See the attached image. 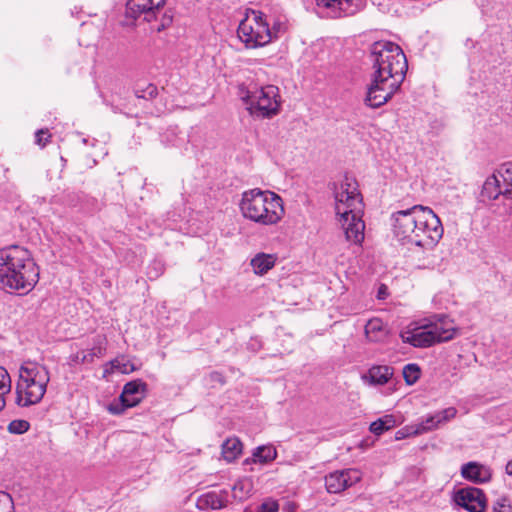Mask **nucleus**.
<instances>
[{
	"label": "nucleus",
	"instance_id": "f257e3e1",
	"mask_svg": "<svg viewBox=\"0 0 512 512\" xmlns=\"http://www.w3.org/2000/svg\"><path fill=\"white\" fill-rule=\"evenodd\" d=\"M370 61L374 70L365 103L372 108L385 104L403 82L408 63L399 45L379 41L371 46Z\"/></svg>",
	"mask_w": 512,
	"mask_h": 512
},
{
	"label": "nucleus",
	"instance_id": "f03ea898",
	"mask_svg": "<svg viewBox=\"0 0 512 512\" xmlns=\"http://www.w3.org/2000/svg\"><path fill=\"white\" fill-rule=\"evenodd\" d=\"M394 238L402 245L431 250L443 236V226L434 211L423 205L398 210L391 214Z\"/></svg>",
	"mask_w": 512,
	"mask_h": 512
},
{
	"label": "nucleus",
	"instance_id": "7ed1b4c3",
	"mask_svg": "<svg viewBox=\"0 0 512 512\" xmlns=\"http://www.w3.org/2000/svg\"><path fill=\"white\" fill-rule=\"evenodd\" d=\"M39 280V269L30 252L12 245L0 249V287L8 292L27 294Z\"/></svg>",
	"mask_w": 512,
	"mask_h": 512
},
{
	"label": "nucleus",
	"instance_id": "20e7f679",
	"mask_svg": "<svg viewBox=\"0 0 512 512\" xmlns=\"http://www.w3.org/2000/svg\"><path fill=\"white\" fill-rule=\"evenodd\" d=\"M333 194L336 214L339 216L346 240L361 244L364 240L365 224L362 220L363 201L357 181L345 176L340 182L334 183Z\"/></svg>",
	"mask_w": 512,
	"mask_h": 512
},
{
	"label": "nucleus",
	"instance_id": "39448f33",
	"mask_svg": "<svg viewBox=\"0 0 512 512\" xmlns=\"http://www.w3.org/2000/svg\"><path fill=\"white\" fill-rule=\"evenodd\" d=\"M239 208L245 219L263 226L276 225L285 214L282 198L275 192L260 188L244 191Z\"/></svg>",
	"mask_w": 512,
	"mask_h": 512
},
{
	"label": "nucleus",
	"instance_id": "423d86ee",
	"mask_svg": "<svg viewBox=\"0 0 512 512\" xmlns=\"http://www.w3.org/2000/svg\"><path fill=\"white\" fill-rule=\"evenodd\" d=\"M49 381V371L45 366L25 362L19 369L16 403L22 407L39 403L46 393Z\"/></svg>",
	"mask_w": 512,
	"mask_h": 512
},
{
	"label": "nucleus",
	"instance_id": "0eeeda50",
	"mask_svg": "<svg viewBox=\"0 0 512 512\" xmlns=\"http://www.w3.org/2000/svg\"><path fill=\"white\" fill-rule=\"evenodd\" d=\"M237 33L239 39L250 48L265 46L272 41L270 21L261 11H252L241 21Z\"/></svg>",
	"mask_w": 512,
	"mask_h": 512
},
{
	"label": "nucleus",
	"instance_id": "6e6552de",
	"mask_svg": "<svg viewBox=\"0 0 512 512\" xmlns=\"http://www.w3.org/2000/svg\"><path fill=\"white\" fill-rule=\"evenodd\" d=\"M281 96L279 88L275 85H265L253 91L250 106L247 107L250 115L255 119H270L280 112Z\"/></svg>",
	"mask_w": 512,
	"mask_h": 512
},
{
	"label": "nucleus",
	"instance_id": "1a4fd4ad",
	"mask_svg": "<svg viewBox=\"0 0 512 512\" xmlns=\"http://www.w3.org/2000/svg\"><path fill=\"white\" fill-rule=\"evenodd\" d=\"M147 384L140 379L130 381L123 387L119 397V402H113L108 405V411L114 415L122 414L126 408L138 405L144 398Z\"/></svg>",
	"mask_w": 512,
	"mask_h": 512
},
{
	"label": "nucleus",
	"instance_id": "9d476101",
	"mask_svg": "<svg viewBox=\"0 0 512 512\" xmlns=\"http://www.w3.org/2000/svg\"><path fill=\"white\" fill-rule=\"evenodd\" d=\"M453 501L468 512H485L487 507V498L484 491L472 486L455 491Z\"/></svg>",
	"mask_w": 512,
	"mask_h": 512
},
{
	"label": "nucleus",
	"instance_id": "9b49d317",
	"mask_svg": "<svg viewBox=\"0 0 512 512\" xmlns=\"http://www.w3.org/2000/svg\"><path fill=\"white\" fill-rule=\"evenodd\" d=\"M165 3L166 0H129L126 4V16L133 19L143 16L145 21L151 22L157 20Z\"/></svg>",
	"mask_w": 512,
	"mask_h": 512
},
{
	"label": "nucleus",
	"instance_id": "f8f14e48",
	"mask_svg": "<svg viewBox=\"0 0 512 512\" xmlns=\"http://www.w3.org/2000/svg\"><path fill=\"white\" fill-rule=\"evenodd\" d=\"M320 13L329 18H340L355 14L360 0H316Z\"/></svg>",
	"mask_w": 512,
	"mask_h": 512
},
{
	"label": "nucleus",
	"instance_id": "ddd939ff",
	"mask_svg": "<svg viewBox=\"0 0 512 512\" xmlns=\"http://www.w3.org/2000/svg\"><path fill=\"white\" fill-rule=\"evenodd\" d=\"M361 480L357 469H344L329 473L325 476V486L329 493H340Z\"/></svg>",
	"mask_w": 512,
	"mask_h": 512
},
{
	"label": "nucleus",
	"instance_id": "4468645a",
	"mask_svg": "<svg viewBox=\"0 0 512 512\" xmlns=\"http://www.w3.org/2000/svg\"><path fill=\"white\" fill-rule=\"evenodd\" d=\"M428 330H431L435 338V344L452 340L456 334V326L448 316L439 314L431 317L427 323Z\"/></svg>",
	"mask_w": 512,
	"mask_h": 512
},
{
	"label": "nucleus",
	"instance_id": "2eb2a0df",
	"mask_svg": "<svg viewBox=\"0 0 512 512\" xmlns=\"http://www.w3.org/2000/svg\"><path fill=\"white\" fill-rule=\"evenodd\" d=\"M431 330L425 323L414 329H406L400 333V337L404 343H408L414 347H430L435 344V338L432 336Z\"/></svg>",
	"mask_w": 512,
	"mask_h": 512
},
{
	"label": "nucleus",
	"instance_id": "dca6fc26",
	"mask_svg": "<svg viewBox=\"0 0 512 512\" xmlns=\"http://www.w3.org/2000/svg\"><path fill=\"white\" fill-rule=\"evenodd\" d=\"M461 476L475 484L487 483L492 478L490 467L479 462L471 461L461 467Z\"/></svg>",
	"mask_w": 512,
	"mask_h": 512
},
{
	"label": "nucleus",
	"instance_id": "f3484780",
	"mask_svg": "<svg viewBox=\"0 0 512 512\" xmlns=\"http://www.w3.org/2000/svg\"><path fill=\"white\" fill-rule=\"evenodd\" d=\"M230 502V493L225 490H213L202 494L197 500L200 509L219 510L225 508Z\"/></svg>",
	"mask_w": 512,
	"mask_h": 512
},
{
	"label": "nucleus",
	"instance_id": "a211bd4d",
	"mask_svg": "<svg viewBox=\"0 0 512 512\" xmlns=\"http://www.w3.org/2000/svg\"><path fill=\"white\" fill-rule=\"evenodd\" d=\"M393 376V369L387 365L372 366L367 374L362 375V380L371 385H384Z\"/></svg>",
	"mask_w": 512,
	"mask_h": 512
},
{
	"label": "nucleus",
	"instance_id": "6ab92c4d",
	"mask_svg": "<svg viewBox=\"0 0 512 512\" xmlns=\"http://www.w3.org/2000/svg\"><path fill=\"white\" fill-rule=\"evenodd\" d=\"M500 195L504 196V185L501 186L498 176L493 174L487 177L482 186L480 200L482 202L492 201L497 199Z\"/></svg>",
	"mask_w": 512,
	"mask_h": 512
},
{
	"label": "nucleus",
	"instance_id": "aec40b11",
	"mask_svg": "<svg viewBox=\"0 0 512 512\" xmlns=\"http://www.w3.org/2000/svg\"><path fill=\"white\" fill-rule=\"evenodd\" d=\"M277 257L274 254L258 253L250 262V265L257 275H264L275 266Z\"/></svg>",
	"mask_w": 512,
	"mask_h": 512
},
{
	"label": "nucleus",
	"instance_id": "412c9836",
	"mask_svg": "<svg viewBox=\"0 0 512 512\" xmlns=\"http://www.w3.org/2000/svg\"><path fill=\"white\" fill-rule=\"evenodd\" d=\"M105 354V338L98 337L90 350L77 353L75 358L80 363H92L95 358H102Z\"/></svg>",
	"mask_w": 512,
	"mask_h": 512
},
{
	"label": "nucleus",
	"instance_id": "4be33fe9",
	"mask_svg": "<svg viewBox=\"0 0 512 512\" xmlns=\"http://www.w3.org/2000/svg\"><path fill=\"white\" fill-rule=\"evenodd\" d=\"M188 138L186 130H163L160 133V140L165 146L179 147L185 144Z\"/></svg>",
	"mask_w": 512,
	"mask_h": 512
},
{
	"label": "nucleus",
	"instance_id": "5701e85b",
	"mask_svg": "<svg viewBox=\"0 0 512 512\" xmlns=\"http://www.w3.org/2000/svg\"><path fill=\"white\" fill-rule=\"evenodd\" d=\"M365 334L370 341L379 342L386 337L387 331L383 321L379 318H374L367 322Z\"/></svg>",
	"mask_w": 512,
	"mask_h": 512
},
{
	"label": "nucleus",
	"instance_id": "b1692460",
	"mask_svg": "<svg viewBox=\"0 0 512 512\" xmlns=\"http://www.w3.org/2000/svg\"><path fill=\"white\" fill-rule=\"evenodd\" d=\"M242 451V443L238 438H228L222 444V455L228 462L235 460Z\"/></svg>",
	"mask_w": 512,
	"mask_h": 512
},
{
	"label": "nucleus",
	"instance_id": "393cba45",
	"mask_svg": "<svg viewBox=\"0 0 512 512\" xmlns=\"http://www.w3.org/2000/svg\"><path fill=\"white\" fill-rule=\"evenodd\" d=\"M252 482L249 479L238 480L232 487V497L237 501H244L250 497Z\"/></svg>",
	"mask_w": 512,
	"mask_h": 512
},
{
	"label": "nucleus",
	"instance_id": "a878e982",
	"mask_svg": "<svg viewBox=\"0 0 512 512\" xmlns=\"http://www.w3.org/2000/svg\"><path fill=\"white\" fill-rule=\"evenodd\" d=\"M12 382L8 371L0 366V411L6 405V397L11 392Z\"/></svg>",
	"mask_w": 512,
	"mask_h": 512
},
{
	"label": "nucleus",
	"instance_id": "bb28decb",
	"mask_svg": "<svg viewBox=\"0 0 512 512\" xmlns=\"http://www.w3.org/2000/svg\"><path fill=\"white\" fill-rule=\"evenodd\" d=\"M498 174L504 183V196L512 199V161L502 164Z\"/></svg>",
	"mask_w": 512,
	"mask_h": 512
},
{
	"label": "nucleus",
	"instance_id": "cd10ccee",
	"mask_svg": "<svg viewBox=\"0 0 512 512\" xmlns=\"http://www.w3.org/2000/svg\"><path fill=\"white\" fill-rule=\"evenodd\" d=\"M277 456L276 449L271 445L259 446L252 454L253 461L259 463H268Z\"/></svg>",
	"mask_w": 512,
	"mask_h": 512
},
{
	"label": "nucleus",
	"instance_id": "c85d7f7f",
	"mask_svg": "<svg viewBox=\"0 0 512 512\" xmlns=\"http://www.w3.org/2000/svg\"><path fill=\"white\" fill-rule=\"evenodd\" d=\"M396 420L393 415H385L370 424V431L375 435H381L383 432L393 428Z\"/></svg>",
	"mask_w": 512,
	"mask_h": 512
},
{
	"label": "nucleus",
	"instance_id": "c756f323",
	"mask_svg": "<svg viewBox=\"0 0 512 512\" xmlns=\"http://www.w3.org/2000/svg\"><path fill=\"white\" fill-rule=\"evenodd\" d=\"M440 426L436 421L435 414H429L422 418L421 422H419L416 426L412 434L419 435L429 431H433L438 429Z\"/></svg>",
	"mask_w": 512,
	"mask_h": 512
},
{
	"label": "nucleus",
	"instance_id": "7c9ffc66",
	"mask_svg": "<svg viewBox=\"0 0 512 512\" xmlns=\"http://www.w3.org/2000/svg\"><path fill=\"white\" fill-rule=\"evenodd\" d=\"M109 365L111 366V371H118L123 374H129L136 370L134 364L127 360L124 356L116 357L109 362Z\"/></svg>",
	"mask_w": 512,
	"mask_h": 512
},
{
	"label": "nucleus",
	"instance_id": "2f4dec72",
	"mask_svg": "<svg viewBox=\"0 0 512 512\" xmlns=\"http://www.w3.org/2000/svg\"><path fill=\"white\" fill-rule=\"evenodd\" d=\"M421 375L420 367L417 364L410 363L403 368V377L408 385H413L418 381Z\"/></svg>",
	"mask_w": 512,
	"mask_h": 512
},
{
	"label": "nucleus",
	"instance_id": "473e14b6",
	"mask_svg": "<svg viewBox=\"0 0 512 512\" xmlns=\"http://www.w3.org/2000/svg\"><path fill=\"white\" fill-rule=\"evenodd\" d=\"M158 94V89L154 84H147L144 87L138 85L135 89V96L138 99L150 100L154 99Z\"/></svg>",
	"mask_w": 512,
	"mask_h": 512
},
{
	"label": "nucleus",
	"instance_id": "72a5a7b5",
	"mask_svg": "<svg viewBox=\"0 0 512 512\" xmlns=\"http://www.w3.org/2000/svg\"><path fill=\"white\" fill-rule=\"evenodd\" d=\"M457 413L458 411L455 407H448L434 414L436 417V421L438 422V425L441 426L454 419Z\"/></svg>",
	"mask_w": 512,
	"mask_h": 512
},
{
	"label": "nucleus",
	"instance_id": "f704fd0d",
	"mask_svg": "<svg viewBox=\"0 0 512 512\" xmlns=\"http://www.w3.org/2000/svg\"><path fill=\"white\" fill-rule=\"evenodd\" d=\"M30 424L26 420L16 419L9 423L8 431L12 434H23L28 431Z\"/></svg>",
	"mask_w": 512,
	"mask_h": 512
},
{
	"label": "nucleus",
	"instance_id": "c9c22d12",
	"mask_svg": "<svg viewBox=\"0 0 512 512\" xmlns=\"http://www.w3.org/2000/svg\"><path fill=\"white\" fill-rule=\"evenodd\" d=\"M0 512H15L12 497L4 491H0Z\"/></svg>",
	"mask_w": 512,
	"mask_h": 512
},
{
	"label": "nucleus",
	"instance_id": "e433bc0d",
	"mask_svg": "<svg viewBox=\"0 0 512 512\" xmlns=\"http://www.w3.org/2000/svg\"><path fill=\"white\" fill-rule=\"evenodd\" d=\"M50 130H36L35 132V143L41 148H44L51 138Z\"/></svg>",
	"mask_w": 512,
	"mask_h": 512
},
{
	"label": "nucleus",
	"instance_id": "4c0bfd02",
	"mask_svg": "<svg viewBox=\"0 0 512 512\" xmlns=\"http://www.w3.org/2000/svg\"><path fill=\"white\" fill-rule=\"evenodd\" d=\"M492 508L494 512H511L512 510L509 500L506 497L497 499Z\"/></svg>",
	"mask_w": 512,
	"mask_h": 512
},
{
	"label": "nucleus",
	"instance_id": "58836bf2",
	"mask_svg": "<svg viewBox=\"0 0 512 512\" xmlns=\"http://www.w3.org/2000/svg\"><path fill=\"white\" fill-rule=\"evenodd\" d=\"M238 96L247 105V107H249L253 97V91H250L244 84H241L238 87Z\"/></svg>",
	"mask_w": 512,
	"mask_h": 512
},
{
	"label": "nucleus",
	"instance_id": "ea45409f",
	"mask_svg": "<svg viewBox=\"0 0 512 512\" xmlns=\"http://www.w3.org/2000/svg\"><path fill=\"white\" fill-rule=\"evenodd\" d=\"M279 505L276 501L268 500L257 507V512H278Z\"/></svg>",
	"mask_w": 512,
	"mask_h": 512
},
{
	"label": "nucleus",
	"instance_id": "a19ab883",
	"mask_svg": "<svg viewBox=\"0 0 512 512\" xmlns=\"http://www.w3.org/2000/svg\"><path fill=\"white\" fill-rule=\"evenodd\" d=\"M172 20H173V16L171 13H168L167 11L163 12L162 17H161V23L157 27V30L161 31V30L165 29L172 23Z\"/></svg>",
	"mask_w": 512,
	"mask_h": 512
},
{
	"label": "nucleus",
	"instance_id": "79ce46f5",
	"mask_svg": "<svg viewBox=\"0 0 512 512\" xmlns=\"http://www.w3.org/2000/svg\"><path fill=\"white\" fill-rule=\"evenodd\" d=\"M149 269L148 276L150 278H156L163 272V265L160 262H154Z\"/></svg>",
	"mask_w": 512,
	"mask_h": 512
},
{
	"label": "nucleus",
	"instance_id": "37998d69",
	"mask_svg": "<svg viewBox=\"0 0 512 512\" xmlns=\"http://www.w3.org/2000/svg\"><path fill=\"white\" fill-rule=\"evenodd\" d=\"M284 30V25L280 22H274L273 26L270 27V34L273 39H277L279 37V34Z\"/></svg>",
	"mask_w": 512,
	"mask_h": 512
},
{
	"label": "nucleus",
	"instance_id": "c03bdc74",
	"mask_svg": "<svg viewBox=\"0 0 512 512\" xmlns=\"http://www.w3.org/2000/svg\"><path fill=\"white\" fill-rule=\"evenodd\" d=\"M75 137L78 141H81L84 145L90 144L91 146H95L96 139L92 138L91 140L88 137H84L81 133H75Z\"/></svg>",
	"mask_w": 512,
	"mask_h": 512
},
{
	"label": "nucleus",
	"instance_id": "a18cd8bd",
	"mask_svg": "<svg viewBox=\"0 0 512 512\" xmlns=\"http://www.w3.org/2000/svg\"><path fill=\"white\" fill-rule=\"evenodd\" d=\"M211 381L218 382L220 384H224V378L221 373L219 372H212L210 374Z\"/></svg>",
	"mask_w": 512,
	"mask_h": 512
},
{
	"label": "nucleus",
	"instance_id": "49530a36",
	"mask_svg": "<svg viewBox=\"0 0 512 512\" xmlns=\"http://www.w3.org/2000/svg\"><path fill=\"white\" fill-rule=\"evenodd\" d=\"M505 472L508 475L512 476V459L507 462L506 467H505Z\"/></svg>",
	"mask_w": 512,
	"mask_h": 512
},
{
	"label": "nucleus",
	"instance_id": "de8ad7c7",
	"mask_svg": "<svg viewBox=\"0 0 512 512\" xmlns=\"http://www.w3.org/2000/svg\"><path fill=\"white\" fill-rule=\"evenodd\" d=\"M383 289H384V288H383V287H381V288L379 289V291H378V298H379V299H383V298H384V296H382V294H384Z\"/></svg>",
	"mask_w": 512,
	"mask_h": 512
},
{
	"label": "nucleus",
	"instance_id": "09e8293b",
	"mask_svg": "<svg viewBox=\"0 0 512 512\" xmlns=\"http://www.w3.org/2000/svg\"><path fill=\"white\" fill-rule=\"evenodd\" d=\"M397 435H398V436H397V439H401V438H403V437H404V434H403L401 431H398V432H397Z\"/></svg>",
	"mask_w": 512,
	"mask_h": 512
}]
</instances>
